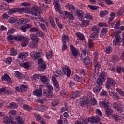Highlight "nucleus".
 I'll list each match as a JSON object with an SVG mask.
<instances>
[{"mask_svg":"<svg viewBox=\"0 0 124 124\" xmlns=\"http://www.w3.org/2000/svg\"><path fill=\"white\" fill-rule=\"evenodd\" d=\"M73 13L68 12L67 11H65L62 12V13H60L61 16L63 19H68V20H70V21H73L74 20V16H73Z\"/></svg>","mask_w":124,"mask_h":124,"instance_id":"nucleus-1","label":"nucleus"},{"mask_svg":"<svg viewBox=\"0 0 124 124\" xmlns=\"http://www.w3.org/2000/svg\"><path fill=\"white\" fill-rule=\"evenodd\" d=\"M113 36L114 37V39L112 42L113 45L114 46H120L122 41V38L120 36V34L117 32H114L113 33Z\"/></svg>","mask_w":124,"mask_h":124,"instance_id":"nucleus-2","label":"nucleus"},{"mask_svg":"<svg viewBox=\"0 0 124 124\" xmlns=\"http://www.w3.org/2000/svg\"><path fill=\"white\" fill-rule=\"evenodd\" d=\"M116 85V81L110 78H107V81L106 82V88L108 90H110L112 88V86Z\"/></svg>","mask_w":124,"mask_h":124,"instance_id":"nucleus-3","label":"nucleus"},{"mask_svg":"<svg viewBox=\"0 0 124 124\" xmlns=\"http://www.w3.org/2000/svg\"><path fill=\"white\" fill-rule=\"evenodd\" d=\"M38 69L40 70V71H43V70L46 69V67H47V65L45 63L44 60L42 59V58H40L38 60Z\"/></svg>","mask_w":124,"mask_h":124,"instance_id":"nucleus-4","label":"nucleus"},{"mask_svg":"<svg viewBox=\"0 0 124 124\" xmlns=\"http://www.w3.org/2000/svg\"><path fill=\"white\" fill-rule=\"evenodd\" d=\"M35 19V22H34V25L35 26H37V24H40V23L42 22L45 23L46 25H48V22L46 21H44V18L43 17H41L39 15H38L37 16H35V17H34Z\"/></svg>","mask_w":124,"mask_h":124,"instance_id":"nucleus-5","label":"nucleus"},{"mask_svg":"<svg viewBox=\"0 0 124 124\" xmlns=\"http://www.w3.org/2000/svg\"><path fill=\"white\" fill-rule=\"evenodd\" d=\"M16 39H18V41H21V46L22 47H26L29 44V38L19 36V37L16 38Z\"/></svg>","mask_w":124,"mask_h":124,"instance_id":"nucleus-6","label":"nucleus"},{"mask_svg":"<svg viewBox=\"0 0 124 124\" xmlns=\"http://www.w3.org/2000/svg\"><path fill=\"white\" fill-rule=\"evenodd\" d=\"M62 72L63 75H65L67 77H70L71 75V70L69 68V67L67 65H65L62 68Z\"/></svg>","mask_w":124,"mask_h":124,"instance_id":"nucleus-7","label":"nucleus"},{"mask_svg":"<svg viewBox=\"0 0 124 124\" xmlns=\"http://www.w3.org/2000/svg\"><path fill=\"white\" fill-rule=\"evenodd\" d=\"M31 13L34 16H37L41 13L40 8L37 6H33L31 9Z\"/></svg>","mask_w":124,"mask_h":124,"instance_id":"nucleus-8","label":"nucleus"},{"mask_svg":"<svg viewBox=\"0 0 124 124\" xmlns=\"http://www.w3.org/2000/svg\"><path fill=\"white\" fill-rule=\"evenodd\" d=\"M113 108L119 113H122L124 111L123 106L116 102L113 103Z\"/></svg>","mask_w":124,"mask_h":124,"instance_id":"nucleus-9","label":"nucleus"},{"mask_svg":"<svg viewBox=\"0 0 124 124\" xmlns=\"http://www.w3.org/2000/svg\"><path fill=\"white\" fill-rule=\"evenodd\" d=\"M70 49L72 54L75 58H77V57L79 56V54H80V51H79V49L78 48L71 45L70 46Z\"/></svg>","mask_w":124,"mask_h":124,"instance_id":"nucleus-10","label":"nucleus"},{"mask_svg":"<svg viewBox=\"0 0 124 124\" xmlns=\"http://www.w3.org/2000/svg\"><path fill=\"white\" fill-rule=\"evenodd\" d=\"M28 56H29V53H28V52H24L20 53L18 54L16 61L17 62H22V61L25 60Z\"/></svg>","mask_w":124,"mask_h":124,"instance_id":"nucleus-11","label":"nucleus"},{"mask_svg":"<svg viewBox=\"0 0 124 124\" xmlns=\"http://www.w3.org/2000/svg\"><path fill=\"white\" fill-rule=\"evenodd\" d=\"M15 119L18 124H24L25 123V116L23 115H16Z\"/></svg>","mask_w":124,"mask_h":124,"instance_id":"nucleus-12","label":"nucleus"},{"mask_svg":"<svg viewBox=\"0 0 124 124\" xmlns=\"http://www.w3.org/2000/svg\"><path fill=\"white\" fill-rule=\"evenodd\" d=\"M51 80L53 84V86L55 87L56 92H59L60 91V85H59V82H58L57 78H56V77L52 76Z\"/></svg>","mask_w":124,"mask_h":124,"instance_id":"nucleus-13","label":"nucleus"},{"mask_svg":"<svg viewBox=\"0 0 124 124\" xmlns=\"http://www.w3.org/2000/svg\"><path fill=\"white\" fill-rule=\"evenodd\" d=\"M33 93L37 98H41L42 97V89L39 88L38 89H35L33 91Z\"/></svg>","mask_w":124,"mask_h":124,"instance_id":"nucleus-14","label":"nucleus"},{"mask_svg":"<svg viewBox=\"0 0 124 124\" xmlns=\"http://www.w3.org/2000/svg\"><path fill=\"white\" fill-rule=\"evenodd\" d=\"M101 121L100 118L99 117H92L88 118V122L92 124H98Z\"/></svg>","mask_w":124,"mask_h":124,"instance_id":"nucleus-15","label":"nucleus"},{"mask_svg":"<svg viewBox=\"0 0 124 124\" xmlns=\"http://www.w3.org/2000/svg\"><path fill=\"white\" fill-rule=\"evenodd\" d=\"M2 81H5L7 84L11 85L12 83V80H11V78L9 77L8 75L5 74L2 76L1 78Z\"/></svg>","mask_w":124,"mask_h":124,"instance_id":"nucleus-16","label":"nucleus"},{"mask_svg":"<svg viewBox=\"0 0 124 124\" xmlns=\"http://www.w3.org/2000/svg\"><path fill=\"white\" fill-rule=\"evenodd\" d=\"M53 5L56 11L59 12V13H62L61 6H60V4H59V0H54Z\"/></svg>","mask_w":124,"mask_h":124,"instance_id":"nucleus-17","label":"nucleus"},{"mask_svg":"<svg viewBox=\"0 0 124 124\" xmlns=\"http://www.w3.org/2000/svg\"><path fill=\"white\" fill-rule=\"evenodd\" d=\"M32 27V25L31 24H26L23 26H21L19 27V30L23 31V32H26L27 31V30H29V29H31Z\"/></svg>","mask_w":124,"mask_h":124,"instance_id":"nucleus-18","label":"nucleus"},{"mask_svg":"<svg viewBox=\"0 0 124 124\" xmlns=\"http://www.w3.org/2000/svg\"><path fill=\"white\" fill-rule=\"evenodd\" d=\"M109 94L110 96H111L113 99L114 100H120L121 99V97L119 95V94L117 93H115L114 92H109Z\"/></svg>","mask_w":124,"mask_h":124,"instance_id":"nucleus-19","label":"nucleus"},{"mask_svg":"<svg viewBox=\"0 0 124 124\" xmlns=\"http://www.w3.org/2000/svg\"><path fill=\"white\" fill-rule=\"evenodd\" d=\"M105 114H106L107 117L110 118L112 116V114H113V109L111 108V107L105 108Z\"/></svg>","mask_w":124,"mask_h":124,"instance_id":"nucleus-20","label":"nucleus"},{"mask_svg":"<svg viewBox=\"0 0 124 124\" xmlns=\"http://www.w3.org/2000/svg\"><path fill=\"white\" fill-rule=\"evenodd\" d=\"M28 89L27 85L22 84L20 85V88L16 87V91H18L19 93H25Z\"/></svg>","mask_w":124,"mask_h":124,"instance_id":"nucleus-21","label":"nucleus"},{"mask_svg":"<svg viewBox=\"0 0 124 124\" xmlns=\"http://www.w3.org/2000/svg\"><path fill=\"white\" fill-rule=\"evenodd\" d=\"M30 21L31 20L29 18H20L17 22V25H25L28 24V23H30Z\"/></svg>","mask_w":124,"mask_h":124,"instance_id":"nucleus-22","label":"nucleus"},{"mask_svg":"<svg viewBox=\"0 0 124 124\" xmlns=\"http://www.w3.org/2000/svg\"><path fill=\"white\" fill-rule=\"evenodd\" d=\"M93 64L95 68L94 69L95 71H99V70H100V68H101V65L99 63V62L96 60H93Z\"/></svg>","mask_w":124,"mask_h":124,"instance_id":"nucleus-23","label":"nucleus"},{"mask_svg":"<svg viewBox=\"0 0 124 124\" xmlns=\"http://www.w3.org/2000/svg\"><path fill=\"white\" fill-rule=\"evenodd\" d=\"M41 81L45 85H48L50 83L49 78L46 76H42L40 78Z\"/></svg>","mask_w":124,"mask_h":124,"instance_id":"nucleus-24","label":"nucleus"},{"mask_svg":"<svg viewBox=\"0 0 124 124\" xmlns=\"http://www.w3.org/2000/svg\"><path fill=\"white\" fill-rule=\"evenodd\" d=\"M43 94L47 98H52L53 97V92L49 91L47 90H44L43 91Z\"/></svg>","mask_w":124,"mask_h":124,"instance_id":"nucleus-25","label":"nucleus"},{"mask_svg":"<svg viewBox=\"0 0 124 124\" xmlns=\"http://www.w3.org/2000/svg\"><path fill=\"white\" fill-rule=\"evenodd\" d=\"M21 67H23L25 69H30L31 67V64L30 62H24L20 64Z\"/></svg>","mask_w":124,"mask_h":124,"instance_id":"nucleus-26","label":"nucleus"},{"mask_svg":"<svg viewBox=\"0 0 124 124\" xmlns=\"http://www.w3.org/2000/svg\"><path fill=\"white\" fill-rule=\"evenodd\" d=\"M74 79L77 82H79L80 83L85 82V79L82 77H80L77 75H75L74 77Z\"/></svg>","mask_w":124,"mask_h":124,"instance_id":"nucleus-27","label":"nucleus"},{"mask_svg":"<svg viewBox=\"0 0 124 124\" xmlns=\"http://www.w3.org/2000/svg\"><path fill=\"white\" fill-rule=\"evenodd\" d=\"M65 7L68 9V10H71V13H73L74 12V11L75 9H76V8L73 4H69V3H67L65 5Z\"/></svg>","mask_w":124,"mask_h":124,"instance_id":"nucleus-28","label":"nucleus"},{"mask_svg":"<svg viewBox=\"0 0 124 124\" xmlns=\"http://www.w3.org/2000/svg\"><path fill=\"white\" fill-rule=\"evenodd\" d=\"M7 108L9 109H17L18 105L15 102H12L7 106Z\"/></svg>","mask_w":124,"mask_h":124,"instance_id":"nucleus-29","label":"nucleus"},{"mask_svg":"<svg viewBox=\"0 0 124 124\" xmlns=\"http://www.w3.org/2000/svg\"><path fill=\"white\" fill-rule=\"evenodd\" d=\"M109 101L106 99H105L103 101H102V105L104 107V109L108 108L109 106Z\"/></svg>","mask_w":124,"mask_h":124,"instance_id":"nucleus-30","label":"nucleus"},{"mask_svg":"<svg viewBox=\"0 0 124 124\" xmlns=\"http://www.w3.org/2000/svg\"><path fill=\"white\" fill-rule=\"evenodd\" d=\"M30 37L32 41H37L38 42L39 40V39L38 38V37L37 36V35L35 33H32L30 34Z\"/></svg>","mask_w":124,"mask_h":124,"instance_id":"nucleus-31","label":"nucleus"},{"mask_svg":"<svg viewBox=\"0 0 124 124\" xmlns=\"http://www.w3.org/2000/svg\"><path fill=\"white\" fill-rule=\"evenodd\" d=\"M93 90L94 93H100L101 90H102V86L95 85V87L93 88Z\"/></svg>","mask_w":124,"mask_h":124,"instance_id":"nucleus-32","label":"nucleus"},{"mask_svg":"<svg viewBox=\"0 0 124 124\" xmlns=\"http://www.w3.org/2000/svg\"><path fill=\"white\" fill-rule=\"evenodd\" d=\"M76 35L77 37H78V38H79V39L80 40H82V41H84V40H85V36L84 35V34H83L80 32H77L76 33Z\"/></svg>","mask_w":124,"mask_h":124,"instance_id":"nucleus-33","label":"nucleus"},{"mask_svg":"<svg viewBox=\"0 0 124 124\" xmlns=\"http://www.w3.org/2000/svg\"><path fill=\"white\" fill-rule=\"evenodd\" d=\"M76 13L79 18H83L84 17V11L82 10H77Z\"/></svg>","mask_w":124,"mask_h":124,"instance_id":"nucleus-34","label":"nucleus"},{"mask_svg":"<svg viewBox=\"0 0 124 124\" xmlns=\"http://www.w3.org/2000/svg\"><path fill=\"white\" fill-rule=\"evenodd\" d=\"M42 55V50L40 49L38 51L36 52L34 55V58L35 60L39 59Z\"/></svg>","mask_w":124,"mask_h":124,"instance_id":"nucleus-35","label":"nucleus"},{"mask_svg":"<svg viewBox=\"0 0 124 124\" xmlns=\"http://www.w3.org/2000/svg\"><path fill=\"white\" fill-rule=\"evenodd\" d=\"M98 79L105 82V80H106V74H105V72L101 73Z\"/></svg>","mask_w":124,"mask_h":124,"instance_id":"nucleus-36","label":"nucleus"},{"mask_svg":"<svg viewBox=\"0 0 124 124\" xmlns=\"http://www.w3.org/2000/svg\"><path fill=\"white\" fill-rule=\"evenodd\" d=\"M38 42L32 41V42H31L30 43V44L29 45V46L30 48H31V49H33V48H36L37 46V43Z\"/></svg>","mask_w":124,"mask_h":124,"instance_id":"nucleus-37","label":"nucleus"},{"mask_svg":"<svg viewBox=\"0 0 124 124\" xmlns=\"http://www.w3.org/2000/svg\"><path fill=\"white\" fill-rule=\"evenodd\" d=\"M18 8H13L10 9L8 11L9 15H12L14 14V13H16V12H18Z\"/></svg>","mask_w":124,"mask_h":124,"instance_id":"nucleus-38","label":"nucleus"},{"mask_svg":"<svg viewBox=\"0 0 124 124\" xmlns=\"http://www.w3.org/2000/svg\"><path fill=\"white\" fill-rule=\"evenodd\" d=\"M68 35L67 34H63L62 35V41L63 44H66V41H68Z\"/></svg>","mask_w":124,"mask_h":124,"instance_id":"nucleus-39","label":"nucleus"},{"mask_svg":"<svg viewBox=\"0 0 124 124\" xmlns=\"http://www.w3.org/2000/svg\"><path fill=\"white\" fill-rule=\"evenodd\" d=\"M36 34L37 35V36H39V37H41V38H44V36L45 35L42 31L40 30V29L38 30Z\"/></svg>","mask_w":124,"mask_h":124,"instance_id":"nucleus-40","label":"nucleus"},{"mask_svg":"<svg viewBox=\"0 0 124 124\" xmlns=\"http://www.w3.org/2000/svg\"><path fill=\"white\" fill-rule=\"evenodd\" d=\"M78 96H80V92H76L70 96V98L74 99V98H77Z\"/></svg>","mask_w":124,"mask_h":124,"instance_id":"nucleus-41","label":"nucleus"},{"mask_svg":"<svg viewBox=\"0 0 124 124\" xmlns=\"http://www.w3.org/2000/svg\"><path fill=\"white\" fill-rule=\"evenodd\" d=\"M92 104V105H93L94 106V105H96L97 104V101L96 99L94 98H93V99L92 100L91 99V101L90 102L89 101V103H86V104L88 105L89 104Z\"/></svg>","mask_w":124,"mask_h":124,"instance_id":"nucleus-42","label":"nucleus"},{"mask_svg":"<svg viewBox=\"0 0 124 124\" xmlns=\"http://www.w3.org/2000/svg\"><path fill=\"white\" fill-rule=\"evenodd\" d=\"M97 37H98V33L97 32H94L90 35V38H92L93 40H94Z\"/></svg>","mask_w":124,"mask_h":124,"instance_id":"nucleus-43","label":"nucleus"},{"mask_svg":"<svg viewBox=\"0 0 124 124\" xmlns=\"http://www.w3.org/2000/svg\"><path fill=\"white\" fill-rule=\"evenodd\" d=\"M39 110L40 111H42V112H44V111H46L47 110V106L43 105H41L38 106V107Z\"/></svg>","mask_w":124,"mask_h":124,"instance_id":"nucleus-44","label":"nucleus"},{"mask_svg":"<svg viewBox=\"0 0 124 124\" xmlns=\"http://www.w3.org/2000/svg\"><path fill=\"white\" fill-rule=\"evenodd\" d=\"M108 14H109V12L107 10L102 11L100 13V16L101 18H103L105 16H106Z\"/></svg>","mask_w":124,"mask_h":124,"instance_id":"nucleus-45","label":"nucleus"},{"mask_svg":"<svg viewBox=\"0 0 124 124\" xmlns=\"http://www.w3.org/2000/svg\"><path fill=\"white\" fill-rule=\"evenodd\" d=\"M108 31V29H107V28H104L101 31L100 36H103L102 37H104V36H105V34L107 33Z\"/></svg>","mask_w":124,"mask_h":124,"instance_id":"nucleus-46","label":"nucleus"},{"mask_svg":"<svg viewBox=\"0 0 124 124\" xmlns=\"http://www.w3.org/2000/svg\"><path fill=\"white\" fill-rule=\"evenodd\" d=\"M105 51L106 54H110V53H112L113 48L111 46H107L105 48Z\"/></svg>","mask_w":124,"mask_h":124,"instance_id":"nucleus-47","label":"nucleus"},{"mask_svg":"<svg viewBox=\"0 0 124 124\" xmlns=\"http://www.w3.org/2000/svg\"><path fill=\"white\" fill-rule=\"evenodd\" d=\"M14 74L16 76V77L18 78V79H21L22 78V73H21V72L19 71H15Z\"/></svg>","mask_w":124,"mask_h":124,"instance_id":"nucleus-48","label":"nucleus"},{"mask_svg":"<svg viewBox=\"0 0 124 124\" xmlns=\"http://www.w3.org/2000/svg\"><path fill=\"white\" fill-rule=\"evenodd\" d=\"M99 31V28L95 25L93 26L91 30V31H93L94 32L98 33Z\"/></svg>","mask_w":124,"mask_h":124,"instance_id":"nucleus-49","label":"nucleus"},{"mask_svg":"<svg viewBox=\"0 0 124 124\" xmlns=\"http://www.w3.org/2000/svg\"><path fill=\"white\" fill-rule=\"evenodd\" d=\"M55 20L56 24L58 27L59 28L60 30H62V24L60 23V20L58 17H55Z\"/></svg>","mask_w":124,"mask_h":124,"instance_id":"nucleus-50","label":"nucleus"},{"mask_svg":"<svg viewBox=\"0 0 124 124\" xmlns=\"http://www.w3.org/2000/svg\"><path fill=\"white\" fill-rule=\"evenodd\" d=\"M46 59H52L53 58V51H49L46 53Z\"/></svg>","mask_w":124,"mask_h":124,"instance_id":"nucleus-51","label":"nucleus"},{"mask_svg":"<svg viewBox=\"0 0 124 124\" xmlns=\"http://www.w3.org/2000/svg\"><path fill=\"white\" fill-rule=\"evenodd\" d=\"M49 21L50 23V25L52 28H56V24H55V22H54V20H53V17L49 16Z\"/></svg>","mask_w":124,"mask_h":124,"instance_id":"nucleus-52","label":"nucleus"},{"mask_svg":"<svg viewBox=\"0 0 124 124\" xmlns=\"http://www.w3.org/2000/svg\"><path fill=\"white\" fill-rule=\"evenodd\" d=\"M104 82V81L103 80H101V79H99V78H97V81H96V85L99 86L100 87H102Z\"/></svg>","mask_w":124,"mask_h":124,"instance_id":"nucleus-53","label":"nucleus"},{"mask_svg":"<svg viewBox=\"0 0 124 124\" xmlns=\"http://www.w3.org/2000/svg\"><path fill=\"white\" fill-rule=\"evenodd\" d=\"M8 21V23H9L10 24H15V22H16V17H10Z\"/></svg>","mask_w":124,"mask_h":124,"instance_id":"nucleus-54","label":"nucleus"},{"mask_svg":"<svg viewBox=\"0 0 124 124\" xmlns=\"http://www.w3.org/2000/svg\"><path fill=\"white\" fill-rule=\"evenodd\" d=\"M10 55L14 57L17 56V50L15 49H12L10 50Z\"/></svg>","mask_w":124,"mask_h":124,"instance_id":"nucleus-55","label":"nucleus"},{"mask_svg":"<svg viewBox=\"0 0 124 124\" xmlns=\"http://www.w3.org/2000/svg\"><path fill=\"white\" fill-rule=\"evenodd\" d=\"M91 61V60L90 59V57H84V63L85 64V65H88L90 63V62Z\"/></svg>","mask_w":124,"mask_h":124,"instance_id":"nucleus-56","label":"nucleus"},{"mask_svg":"<svg viewBox=\"0 0 124 124\" xmlns=\"http://www.w3.org/2000/svg\"><path fill=\"white\" fill-rule=\"evenodd\" d=\"M28 9H29V8H28V7H22V8H18V12H27V11H28Z\"/></svg>","mask_w":124,"mask_h":124,"instance_id":"nucleus-57","label":"nucleus"},{"mask_svg":"<svg viewBox=\"0 0 124 124\" xmlns=\"http://www.w3.org/2000/svg\"><path fill=\"white\" fill-rule=\"evenodd\" d=\"M89 24H90V21L86 20L83 21L81 25L83 27H87V26H89Z\"/></svg>","mask_w":124,"mask_h":124,"instance_id":"nucleus-58","label":"nucleus"},{"mask_svg":"<svg viewBox=\"0 0 124 124\" xmlns=\"http://www.w3.org/2000/svg\"><path fill=\"white\" fill-rule=\"evenodd\" d=\"M23 108L24 110H27V111H31L32 109L31 106L29 105H24L23 106Z\"/></svg>","mask_w":124,"mask_h":124,"instance_id":"nucleus-59","label":"nucleus"},{"mask_svg":"<svg viewBox=\"0 0 124 124\" xmlns=\"http://www.w3.org/2000/svg\"><path fill=\"white\" fill-rule=\"evenodd\" d=\"M54 75L56 77H62V75H63V74L62 72H60L58 71H56L55 72Z\"/></svg>","mask_w":124,"mask_h":124,"instance_id":"nucleus-60","label":"nucleus"},{"mask_svg":"<svg viewBox=\"0 0 124 124\" xmlns=\"http://www.w3.org/2000/svg\"><path fill=\"white\" fill-rule=\"evenodd\" d=\"M87 103H89V101H90V102H91V101H92V93H88L87 95Z\"/></svg>","mask_w":124,"mask_h":124,"instance_id":"nucleus-61","label":"nucleus"},{"mask_svg":"<svg viewBox=\"0 0 124 124\" xmlns=\"http://www.w3.org/2000/svg\"><path fill=\"white\" fill-rule=\"evenodd\" d=\"M39 29L37 27H31L30 30L29 31L30 32H37V31H38Z\"/></svg>","mask_w":124,"mask_h":124,"instance_id":"nucleus-62","label":"nucleus"},{"mask_svg":"<svg viewBox=\"0 0 124 124\" xmlns=\"http://www.w3.org/2000/svg\"><path fill=\"white\" fill-rule=\"evenodd\" d=\"M116 91L117 92V93H119V94H120L121 96H124V92L123 90L119 88H117L116 89Z\"/></svg>","mask_w":124,"mask_h":124,"instance_id":"nucleus-63","label":"nucleus"},{"mask_svg":"<svg viewBox=\"0 0 124 124\" xmlns=\"http://www.w3.org/2000/svg\"><path fill=\"white\" fill-rule=\"evenodd\" d=\"M39 26L41 30H42V31H47V29H46V25H45V23H40Z\"/></svg>","mask_w":124,"mask_h":124,"instance_id":"nucleus-64","label":"nucleus"}]
</instances>
